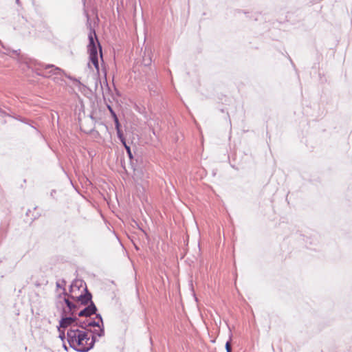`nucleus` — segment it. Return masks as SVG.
Listing matches in <instances>:
<instances>
[{
    "instance_id": "obj_9",
    "label": "nucleus",
    "mask_w": 352,
    "mask_h": 352,
    "mask_svg": "<svg viewBox=\"0 0 352 352\" xmlns=\"http://www.w3.org/2000/svg\"><path fill=\"white\" fill-rule=\"evenodd\" d=\"M226 349L227 352H231L232 349H231L230 341H228L226 342Z\"/></svg>"
},
{
    "instance_id": "obj_12",
    "label": "nucleus",
    "mask_w": 352,
    "mask_h": 352,
    "mask_svg": "<svg viewBox=\"0 0 352 352\" xmlns=\"http://www.w3.org/2000/svg\"><path fill=\"white\" fill-rule=\"evenodd\" d=\"M122 143L124 146L125 148H126V147H129V146L126 144L125 139L124 140V142H122Z\"/></svg>"
},
{
    "instance_id": "obj_3",
    "label": "nucleus",
    "mask_w": 352,
    "mask_h": 352,
    "mask_svg": "<svg viewBox=\"0 0 352 352\" xmlns=\"http://www.w3.org/2000/svg\"><path fill=\"white\" fill-rule=\"evenodd\" d=\"M75 324H75V318L70 316H68L66 313V310L64 309L63 316H62V318L59 322V327H58V330L60 332H61V333L63 334V336H64L65 334H64V332L61 331L62 329H65L69 327L71 328V327L72 325H75Z\"/></svg>"
},
{
    "instance_id": "obj_13",
    "label": "nucleus",
    "mask_w": 352,
    "mask_h": 352,
    "mask_svg": "<svg viewBox=\"0 0 352 352\" xmlns=\"http://www.w3.org/2000/svg\"><path fill=\"white\" fill-rule=\"evenodd\" d=\"M122 143L124 146L125 148H126V147H129V146L126 144L125 139L124 140V142H122Z\"/></svg>"
},
{
    "instance_id": "obj_2",
    "label": "nucleus",
    "mask_w": 352,
    "mask_h": 352,
    "mask_svg": "<svg viewBox=\"0 0 352 352\" xmlns=\"http://www.w3.org/2000/svg\"><path fill=\"white\" fill-rule=\"evenodd\" d=\"M89 37V44L87 46L88 48V53L89 55V67L91 68V65L94 67L96 69V73L99 74V64H98V51L96 47V44L99 47L100 50V58H102V49L100 45V43L98 41L96 34L94 30H90V32L88 35Z\"/></svg>"
},
{
    "instance_id": "obj_4",
    "label": "nucleus",
    "mask_w": 352,
    "mask_h": 352,
    "mask_svg": "<svg viewBox=\"0 0 352 352\" xmlns=\"http://www.w3.org/2000/svg\"><path fill=\"white\" fill-rule=\"evenodd\" d=\"M96 311V306L91 303L90 305H89L88 307H87L86 308H85L84 309L81 310L79 313H78V316H80V317H82V316H90L91 315L95 314Z\"/></svg>"
},
{
    "instance_id": "obj_11",
    "label": "nucleus",
    "mask_w": 352,
    "mask_h": 352,
    "mask_svg": "<svg viewBox=\"0 0 352 352\" xmlns=\"http://www.w3.org/2000/svg\"><path fill=\"white\" fill-rule=\"evenodd\" d=\"M126 151H127V153L129 154V157L131 158L132 157V154H131V148L130 147H126Z\"/></svg>"
},
{
    "instance_id": "obj_6",
    "label": "nucleus",
    "mask_w": 352,
    "mask_h": 352,
    "mask_svg": "<svg viewBox=\"0 0 352 352\" xmlns=\"http://www.w3.org/2000/svg\"><path fill=\"white\" fill-rule=\"evenodd\" d=\"M65 303L67 304L69 311L71 312V315H74L75 312L76 307L73 305L68 299H65Z\"/></svg>"
},
{
    "instance_id": "obj_1",
    "label": "nucleus",
    "mask_w": 352,
    "mask_h": 352,
    "mask_svg": "<svg viewBox=\"0 0 352 352\" xmlns=\"http://www.w3.org/2000/svg\"><path fill=\"white\" fill-rule=\"evenodd\" d=\"M67 340L69 346L78 351L86 352L94 345L91 333L78 324L72 325L68 330Z\"/></svg>"
},
{
    "instance_id": "obj_8",
    "label": "nucleus",
    "mask_w": 352,
    "mask_h": 352,
    "mask_svg": "<svg viewBox=\"0 0 352 352\" xmlns=\"http://www.w3.org/2000/svg\"><path fill=\"white\" fill-rule=\"evenodd\" d=\"M113 120H114V122H115V124H116V130H117V131H118V130H120V122H119V120H118V117H117V118H113Z\"/></svg>"
},
{
    "instance_id": "obj_5",
    "label": "nucleus",
    "mask_w": 352,
    "mask_h": 352,
    "mask_svg": "<svg viewBox=\"0 0 352 352\" xmlns=\"http://www.w3.org/2000/svg\"><path fill=\"white\" fill-rule=\"evenodd\" d=\"M73 298H74V296H73ZM75 298H76L78 299V300L79 302H80L82 304L87 305V304H88V302L89 301H91V296L90 294H84V295L80 294L78 296H75Z\"/></svg>"
},
{
    "instance_id": "obj_10",
    "label": "nucleus",
    "mask_w": 352,
    "mask_h": 352,
    "mask_svg": "<svg viewBox=\"0 0 352 352\" xmlns=\"http://www.w3.org/2000/svg\"><path fill=\"white\" fill-rule=\"evenodd\" d=\"M108 109L109 110V111H110V113L112 115L113 118H117V116H116V113L113 111V110L112 109V108L110 106H108Z\"/></svg>"
},
{
    "instance_id": "obj_7",
    "label": "nucleus",
    "mask_w": 352,
    "mask_h": 352,
    "mask_svg": "<svg viewBox=\"0 0 352 352\" xmlns=\"http://www.w3.org/2000/svg\"><path fill=\"white\" fill-rule=\"evenodd\" d=\"M117 133H118V136L119 138V139L120 140L121 142H124V140L125 139L123 136V134L121 131V130H118L117 131Z\"/></svg>"
}]
</instances>
